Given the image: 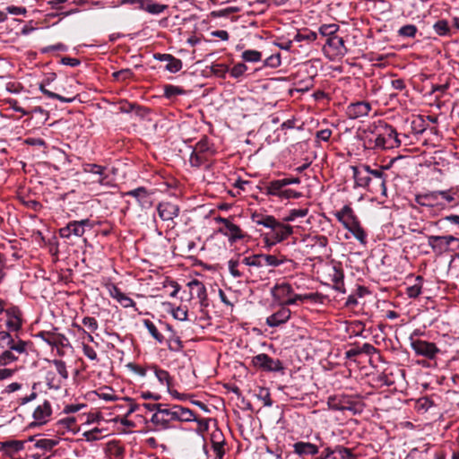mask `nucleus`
I'll return each instance as SVG.
<instances>
[{
	"label": "nucleus",
	"instance_id": "4be33fe9",
	"mask_svg": "<svg viewBox=\"0 0 459 459\" xmlns=\"http://www.w3.org/2000/svg\"><path fill=\"white\" fill-rule=\"evenodd\" d=\"M48 85L46 83H40L39 84V90L40 91L47 97L51 99H57L64 102H71L74 100V97H63L57 93H55L52 91V90H57L56 87L48 88Z\"/></svg>",
	"mask_w": 459,
	"mask_h": 459
},
{
	"label": "nucleus",
	"instance_id": "e433bc0d",
	"mask_svg": "<svg viewBox=\"0 0 459 459\" xmlns=\"http://www.w3.org/2000/svg\"><path fill=\"white\" fill-rule=\"evenodd\" d=\"M296 40H307V41H315L317 39V34L315 31L306 30L302 33H298L295 37Z\"/></svg>",
	"mask_w": 459,
	"mask_h": 459
},
{
	"label": "nucleus",
	"instance_id": "dca6fc26",
	"mask_svg": "<svg viewBox=\"0 0 459 459\" xmlns=\"http://www.w3.org/2000/svg\"><path fill=\"white\" fill-rule=\"evenodd\" d=\"M307 214V209L293 210L286 218H284V221H296L298 219H301L298 221L297 227L302 228L304 225H307L309 223L308 220L306 219Z\"/></svg>",
	"mask_w": 459,
	"mask_h": 459
},
{
	"label": "nucleus",
	"instance_id": "09e8293b",
	"mask_svg": "<svg viewBox=\"0 0 459 459\" xmlns=\"http://www.w3.org/2000/svg\"><path fill=\"white\" fill-rule=\"evenodd\" d=\"M212 71L216 75L224 76L225 74L229 71V69L224 65L217 64L212 66Z\"/></svg>",
	"mask_w": 459,
	"mask_h": 459
},
{
	"label": "nucleus",
	"instance_id": "72a5a7b5",
	"mask_svg": "<svg viewBox=\"0 0 459 459\" xmlns=\"http://www.w3.org/2000/svg\"><path fill=\"white\" fill-rule=\"evenodd\" d=\"M98 395L106 401H116L117 400V396L115 394L114 391L108 386H104L99 390Z\"/></svg>",
	"mask_w": 459,
	"mask_h": 459
},
{
	"label": "nucleus",
	"instance_id": "6e6552de",
	"mask_svg": "<svg viewBox=\"0 0 459 459\" xmlns=\"http://www.w3.org/2000/svg\"><path fill=\"white\" fill-rule=\"evenodd\" d=\"M159 214L160 217L163 221H171L173 220L177 215L178 212V205L175 204V202L171 200H167L162 202L159 207Z\"/></svg>",
	"mask_w": 459,
	"mask_h": 459
},
{
	"label": "nucleus",
	"instance_id": "338daca9",
	"mask_svg": "<svg viewBox=\"0 0 459 459\" xmlns=\"http://www.w3.org/2000/svg\"><path fill=\"white\" fill-rule=\"evenodd\" d=\"M392 87L395 90L402 91L404 89V81L402 79H395L392 81Z\"/></svg>",
	"mask_w": 459,
	"mask_h": 459
},
{
	"label": "nucleus",
	"instance_id": "49530a36",
	"mask_svg": "<svg viewBox=\"0 0 459 459\" xmlns=\"http://www.w3.org/2000/svg\"><path fill=\"white\" fill-rule=\"evenodd\" d=\"M145 325L148 328L151 334L160 342L162 341V336L160 334L155 325L150 321H145Z\"/></svg>",
	"mask_w": 459,
	"mask_h": 459
},
{
	"label": "nucleus",
	"instance_id": "412c9836",
	"mask_svg": "<svg viewBox=\"0 0 459 459\" xmlns=\"http://www.w3.org/2000/svg\"><path fill=\"white\" fill-rule=\"evenodd\" d=\"M292 183H299V178H293V179H281V180H275L270 183V185L267 187V193L269 195H276L277 191L281 189L283 186L292 184Z\"/></svg>",
	"mask_w": 459,
	"mask_h": 459
},
{
	"label": "nucleus",
	"instance_id": "0eeeda50",
	"mask_svg": "<svg viewBox=\"0 0 459 459\" xmlns=\"http://www.w3.org/2000/svg\"><path fill=\"white\" fill-rule=\"evenodd\" d=\"M51 406L48 402L39 403L33 411L34 421L31 424L41 425L47 422L51 415Z\"/></svg>",
	"mask_w": 459,
	"mask_h": 459
},
{
	"label": "nucleus",
	"instance_id": "4468645a",
	"mask_svg": "<svg viewBox=\"0 0 459 459\" xmlns=\"http://www.w3.org/2000/svg\"><path fill=\"white\" fill-rule=\"evenodd\" d=\"M406 124L410 126V131L412 134L423 133L428 125L424 117H411L410 119H406Z\"/></svg>",
	"mask_w": 459,
	"mask_h": 459
},
{
	"label": "nucleus",
	"instance_id": "4c0bfd02",
	"mask_svg": "<svg viewBox=\"0 0 459 459\" xmlns=\"http://www.w3.org/2000/svg\"><path fill=\"white\" fill-rule=\"evenodd\" d=\"M247 70V66L244 63L235 65L230 70V75L234 78H238L244 74Z\"/></svg>",
	"mask_w": 459,
	"mask_h": 459
},
{
	"label": "nucleus",
	"instance_id": "4d7b16f0",
	"mask_svg": "<svg viewBox=\"0 0 459 459\" xmlns=\"http://www.w3.org/2000/svg\"><path fill=\"white\" fill-rule=\"evenodd\" d=\"M215 435H212V446L214 448V451L216 452L217 455L219 457L222 456L223 451H222V442L221 441H215L214 440Z\"/></svg>",
	"mask_w": 459,
	"mask_h": 459
},
{
	"label": "nucleus",
	"instance_id": "1a4fd4ad",
	"mask_svg": "<svg viewBox=\"0 0 459 459\" xmlns=\"http://www.w3.org/2000/svg\"><path fill=\"white\" fill-rule=\"evenodd\" d=\"M83 171L87 174H91V184L102 185L107 176L104 174L105 168L97 164H86L83 167Z\"/></svg>",
	"mask_w": 459,
	"mask_h": 459
},
{
	"label": "nucleus",
	"instance_id": "774afa93",
	"mask_svg": "<svg viewBox=\"0 0 459 459\" xmlns=\"http://www.w3.org/2000/svg\"><path fill=\"white\" fill-rule=\"evenodd\" d=\"M173 315L178 320H185L186 318V311L179 307L174 311Z\"/></svg>",
	"mask_w": 459,
	"mask_h": 459
},
{
	"label": "nucleus",
	"instance_id": "f704fd0d",
	"mask_svg": "<svg viewBox=\"0 0 459 459\" xmlns=\"http://www.w3.org/2000/svg\"><path fill=\"white\" fill-rule=\"evenodd\" d=\"M112 76L117 81L124 82L128 79H131L134 76V73L131 69L126 68V69H121L119 71L114 72L112 74Z\"/></svg>",
	"mask_w": 459,
	"mask_h": 459
},
{
	"label": "nucleus",
	"instance_id": "bf43d9fd",
	"mask_svg": "<svg viewBox=\"0 0 459 459\" xmlns=\"http://www.w3.org/2000/svg\"><path fill=\"white\" fill-rule=\"evenodd\" d=\"M7 12L13 15L24 14L26 13V9L23 7L17 6H8L6 8Z\"/></svg>",
	"mask_w": 459,
	"mask_h": 459
},
{
	"label": "nucleus",
	"instance_id": "3c124183",
	"mask_svg": "<svg viewBox=\"0 0 459 459\" xmlns=\"http://www.w3.org/2000/svg\"><path fill=\"white\" fill-rule=\"evenodd\" d=\"M201 154L202 153L193 151L190 158V162L193 166H199L203 160L205 159L204 157L201 156Z\"/></svg>",
	"mask_w": 459,
	"mask_h": 459
},
{
	"label": "nucleus",
	"instance_id": "2eb2a0df",
	"mask_svg": "<svg viewBox=\"0 0 459 459\" xmlns=\"http://www.w3.org/2000/svg\"><path fill=\"white\" fill-rule=\"evenodd\" d=\"M188 437L193 439L195 442H196L199 445H202L204 441L203 436L198 432H186V431H178L175 435V438L177 442L180 444H187L188 443Z\"/></svg>",
	"mask_w": 459,
	"mask_h": 459
},
{
	"label": "nucleus",
	"instance_id": "8fccbe9b",
	"mask_svg": "<svg viewBox=\"0 0 459 459\" xmlns=\"http://www.w3.org/2000/svg\"><path fill=\"white\" fill-rule=\"evenodd\" d=\"M83 352L90 359H97V352L95 351L94 348L87 344H83Z\"/></svg>",
	"mask_w": 459,
	"mask_h": 459
},
{
	"label": "nucleus",
	"instance_id": "f257e3e1",
	"mask_svg": "<svg viewBox=\"0 0 459 459\" xmlns=\"http://www.w3.org/2000/svg\"><path fill=\"white\" fill-rule=\"evenodd\" d=\"M67 377L68 371L64 361L55 359L48 363V380L50 387H58L60 380Z\"/></svg>",
	"mask_w": 459,
	"mask_h": 459
},
{
	"label": "nucleus",
	"instance_id": "9b49d317",
	"mask_svg": "<svg viewBox=\"0 0 459 459\" xmlns=\"http://www.w3.org/2000/svg\"><path fill=\"white\" fill-rule=\"evenodd\" d=\"M336 217L348 230H353L356 228L358 222L350 207H343L341 212L336 213Z\"/></svg>",
	"mask_w": 459,
	"mask_h": 459
},
{
	"label": "nucleus",
	"instance_id": "69168bd1",
	"mask_svg": "<svg viewBox=\"0 0 459 459\" xmlns=\"http://www.w3.org/2000/svg\"><path fill=\"white\" fill-rule=\"evenodd\" d=\"M209 148H208V144L205 141H201L199 142L195 148L194 149L195 152H197L199 153H203L205 151H207Z\"/></svg>",
	"mask_w": 459,
	"mask_h": 459
},
{
	"label": "nucleus",
	"instance_id": "6ab92c4d",
	"mask_svg": "<svg viewBox=\"0 0 459 459\" xmlns=\"http://www.w3.org/2000/svg\"><path fill=\"white\" fill-rule=\"evenodd\" d=\"M370 109L368 102L359 101L349 105L347 115H368Z\"/></svg>",
	"mask_w": 459,
	"mask_h": 459
},
{
	"label": "nucleus",
	"instance_id": "ddd939ff",
	"mask_svg": "<svg viewBox=\"0 0 459 459\" xmlns=\"http://www.w3.org/2000/svg\"><path fill=\"white\" fill-rule=\"evenodd\" d=\"M412 347L418 354L424 355L429 358H433L437 352V349L433 343L422 341L413 342Z\"/></svg>",
	"mask_w": 459,
	"mask_h": 459
},
{
	"label": "nucleus",
	"instance_id": "c03bdc74",
	"mask_svg": "<svg viewBox=\"0 0 459 459\" xmlns=\"http://www.w3.org/2000/svg\"><path fill=\"white\" fill-rule=\"evenodd\" d=\"M351 169L353 171L354 179H355V181L357 182L358 185L363 186V185H366L368 183V178H362L360 176L361 171L357 167H352Z\"/></svg>",
	"mask_w": 459,
	"mask_h": 459
},
{
	"label": "nucleus",
	"instance_id": "bb28decb",
	"mask_svg": "<svg viewBox=\"0 0 459 459\" xmlns=\"http://www.w3.org/2000/svg\"><path fill=\"white\" fill-rule=\"evenodd\" d=\"M219 221L225 225V228L229 230L232 239L241 238L243 237L240 234V229L237 225L231 223L229 220L224 218H219Z\"/></svg>",
	"mask_w": 459,
	"mask_h": 459
},
{
	"label": "nucleus",
	"instance_id": "680f3d73",
	"mask_svg": "<svg viewBox=\"0 0 459 459\" xmlns=\"http://www.w3.org/2000/svg\"><path fill=\"white\" fill-rule=\"evenodd\" d=\"M331 134H332L331 130L324 129V130L317 132L316 137L320 140L327 141L330 138Z\"/></svg>",
	"mask_w": 459,
	"mask_h": 459
},
{
	"label": "nucleus",
	"instance_id": "0e129e2a",
	"mask_svg": "<svg viewBox=\"0 0 459 459\" xmlns=\"http://www.w3.org/2000/svg\"><path fill=\"white\" fill-rule=\"evenodd\" d=\"M14 371L12 368H0V380L11 377Z\"/></svg>",
	"mask_w": 459,
	"mask_h": 459
},
{
	"label": "nucleus",
	"instance_id": "37998d69",
	"mask_svg": "<svg viewBox=\"0 0 459 459\" xmlns=\"http://www.w3.org/2000/svg\"><path fill=\"white\" fill-rule=\"evenodd\" d=\"M126 195L134 196L138 199V201H140L141 199L148 198L147 192L143 187H140L134 191H130V192L126 193Z\"/></svg>",
	"mask_w": 459,
	"mask_h": 459
},
{
	"label": "nucleus",
	"instance_id": "f8f14e48",
	"mask_svg": "<svg viewBox=\"0 0 459 459\" xmlns=\"http://www.w3.org/2000/svg\"><path fill=\"white\" fill-rule=\"evenodd\" d=\"M290 310L282 306L276 313L267 317L266 322L270 326L275 327L285 323L290 318Z\"/></svg>",
	"mask_w": 459,
	"mask_h": 459
},
{
	"label": "nucleus",
	"instance_id": "7c9ffc66",
	"mask_svg": "<svg viewBox=\"0 0 459 459\" xmlns=\"http://www.w3.org/2000/svg\"><path fill=\"white\" fill-rule=\"evenodd\" d=\"M242 59L246 62H252V63H256V62H259L262 58V54L261 52L257 51V50H246L242 53V56H241Z\"/></svg>",
	"mask_w": 459,
	"mask_h": 459
},
{
	"label": "nucleus",
	"instance_id": "b1692460",
	"mask_svg": "<svg viewBox=\"0 0 459 459\" xmlns=\"http://www.w3.org/2000/svg\"><path fill=\"white\" fill-rule=\"evenodd\" d=\"M17 359L14 351L12 349L4 347L0 343V364L7 365L8 363Z\"/></svg>",
	"mask_w": 459,
	"mask_h": 459
},
{
	"label": "nucleus",
	"instance_id": "6e6d98bb",
	"mask_svg": "<svg viewBox=\"0 0 459 459\" xmlns=\"http://www.w3.org/2000/svg\"><path fill=\"white\" fill-rule=\"evenodd\" d=\"M82 324L90 330H96L98 327L96 320L92 317H85L82 320Z\"/></svg>",
	"mask_w": 459,
	"mask_h": 459
},
{
	"label": "nucleus",
	"instance_id": "79ce46f5",
	"mask_svg": "<svg viewBox=\"0 0 459 459\" xmlns=\"http://www.w3.org/2000/svg\"><path fill=\"white\" fill-rule=\"evenodd\" d=\"M238 9L237 7H229V8H226V9H223V10H220V11H213L211 13V16L212 17H222V16H227L232 13H235V12H238Z\"/></svg>",
	"mask_w": 459,
	"mask_h": 459
},
{
	"label": "nucleus",
	"instance_id": "423d86ee",
	"mask_svg": "<svg viewBox=\"0 0 459 459\" xmlns=\"http://www.w3.org/2000/svg\"><path fill=\"white\" fill-rule=\"evenodd\" d=\"M88 222V220L71 222L59 230L60 236L65 238H69L72 236L82 237L84 234V226Z\"/></svg>",
	"mask_w": 459,
	"mask_h": 459
},
{
	"label": "nucleus",
	"instance_id": "20e7f679",
	"mask_svg": "<svg viewBox=\"0 0 459 459\" xmlns=\"http://www.w3.org/2000/svg\"><path fill=\"white\" fill-rule=\"evenodd\" d=\"M191 300L199 306H206L207 294L204 285L197 280L188 283Z\"/></svg>",
	"mask_w": 459,
	"mask_h": 459
},
{
	"label": "nucleus",
	"instance_id": "f03ea898",
	"mask_svg": "<svg viewBox=\"0 0 459 459\" xmlns=\"http://www.w3.org/2000/svg\"><path fill=\"white\" fill-rule=\"evenodd\" d=\"M273 295L277 301L281 305H291L294 304L297 300H302L304 299H312L314 295L310 296H301V295H294L291 296V287L287 284H281L276 286L273 290Z\"/></svg>",
	"mask_w": 459,
	"mask_h": 459
},
{
	"label": "nucleus",
	"instance_id": "c9c22d12",
	"mask_svg": "<svg viewBox=\"0 0 459 459\" xmlns=\"http://www.w3.org/2000/svg\"><path fill=\"white\" fill-rule=\"evenodd\" d=\"M182 68V61L171 56V58L168 61L166 69L170 73H177Z\"/></svg>",
	"mask_w": 459,
	"mask_h": 459
},
{
	"label": "nucleus",
	"instance_id": "de8ad7c7",
	"mask_svg": "<svg viewBox=\"0 0 459 459\" xmlns=\"http://www.w3.org/2000/svg\"><path fill=\"white\" fill-rule=\"evenodd\" d=\"M333 452L335 453V455H338L340 459H352V454L351 450L347 448H338Z\"/></svg>",
	"mask_w": 459,
	"mask_h": 459
},
{
	"label": "nucleus",
	"instance_id": "13d9d810",
	"mask_svg": "<svg viewBox=\"0 0 459 459\" xmlns=\"http://www.w3.org/2000/svg\"><path fill=\"white\" fill-rule=\"evenodd\" d=\"M61 63L69 66H76L80 64V60L77 58H72L68 56H65L61 59Z\"/></svg>",
	"mask_w": 459,
	"mask_h": 459
},
{
	"label": "nucleus",
	"instance_id": "aec40b11",
	"mask_svg": "<svg viewBox=\"0 0 459 459\" xmlns=\"http://www.w3.org/2000/svg\"><path fill=\"white\" fill-rule=\"evenodd\" d=\"M417 203L421 206H435L440 204L438 202L437 193H429L426 195H418L416 197Z\"/></svg>",
	"mask_w": 459,
	"mask_h": 459
},
{
	"label": "nucleus",
	"instance_id": "c756f323",
	"mask_svg": "<svg viewBox=\"0 0 459 459\" xmlns=\"http://www.w3.org/2000/svg\"><path fill=\"white\" fill-rule=\"evenodd\" d=\"M276 239L281 241L292 233V228L289 225L279 223L277 229L274 230Z\"/></svg>",
	"mask_w": 459,
	"mask_h": 459
},
{
	"label": "nucleus",
	"instance_id": "9d476101",
	"mask_svg": "<svg viewBox=\"0 0 459 459\" xmlns=\"http://www.w3.org/2000/svg\"><path fill=\"white\" fill-rule=\"evenodd\" d=\"M6 327L10 331H17L22 325L21 314L18 309H7L4 313Z\"/></svg>",
	"mask_w": 459,
	"mask_h": 459
},
{
	"label": "nucleus",
	"instance_id": "e2e57ef3",
	"mask_svg": "<svg viewBox=\"0 0 459 459\" xmlns=\"http://www.w3.org/2000/svg\"><path fill=\"white\" fill-rule=\"evenodd\" d=\"M351 231L358 239L364 243L365 232L359 227L358 223L356 224V228Z\"/></svg>",
	"mask_w": 459,
	"mask_h": 459
},
{
	"label": "nucleus",
	"instance_id": "393cba45",
	"mask_svg": "<svg viewBox=\"0 0 459 459\" xmlns=\"http://www.w3.org/2000/svg\"><path fill=\"white\" fill-rule=\"evenodd\" d=\"M340 27L335 23L323 24L319 27V33L323 37H326L327 39H331L332 37L336 35V32L339 30Z\"/></svg>",
	"mask_w": 459,
	"mask_h": 459
},
{
	"label": "nucleus",
	"instance_id": "a211bd4d",
	"mask_svg": "<svg viewBox=\"0 0 459 459\" xmlns=\"http://www.w3.org/2000/svg\"><path fill=\"white\" fill-rule=\"evenodd\" d=\"M172 419L182 421L195 420L193 411L181 406L173 407Z\"/></svg>",
	"mask_w": 459,
	"mask_h": 459
},
{
	"label": "nucleus",
	"instance_id": "473e14b6",
	"mask_svg": "<svg viewBox=\"0 0 459 459\" xmlns=\"http://www.w3.org/2000/svg\"><path fill=\"white\" fill-rule=\"evenodd\" d=\"M4 448H8L12 452H17L23 448V442L13 440L0 443V449Z\"/></svg>",
	"mask_w": 459,
	"mask_h": 459
},
{
	"label": "nucleus",
	"instance_id": "a18cd8bd",
	"mask_svg": "<svg viewBox=\"0 0 459 459\" xmlns=\"http://www.w3.org/2000/svg\"><path fill=\"white\" fill-rule=\"evenodd\" d=\"M172 412H173V408L169 410V409H160V407H159L157 410V412L152 417V421H158V417L160 415H165L169 418V420H173Z\"/></svg>",
	"mask_w": 459,
	"mask_h": 459
},
{
	"label": "nucleus",
	"instance_id": "a878e982",
	"mask_svg": "<svg viewBox=\"0 0 459 459\" xmlns=\"http://www.w3.org/2000/svg\"><path fill=\"white\" fill-rule=\"evenodd\" d=\"M433 29L438 36H450L451 30L446 20H438L434 25Z\"/></svg>",
	"mask_w": 459,
	"mask_h": 459
},
{
	"label": "nucleus",
	"instance_id": "603ef678",
	"mask_svg": "<svg viewBox=\"0 0 459 459\" xmlns=\"http://www.w3.org/2000/svg\"><path fill=\"white\" fill-rule=\"evenodd\" d=\"M408 295L411 298H416L418 297L421 292V286L419 284H415L413 286H411L407 289Z\"/></svg>",
	"mask_w": 459,
	"mask_h": 459
},
{
	"label": "nucleus",
	"instance_id": "5fc2aeb1",
	"mask_svg": "<svg viewBox=\"0 0 459 459\" xmlns=\"http://www.w3.org/2000/svg\"><path fill=\"white\" fill-rule=\"evenodd\" d=\"M265 227L272 228L273 230L277 229L279 222H277L273 217H266L264 221L259 222Z\"/></svg>",
	"mask_w": 459,
	"mask_h": 459
},
{
	"label": "nucleus",
	"instance_id": "a19ab883",
	"mask_svg": "<svg viewBox=\"0 0 459 459\" xmlns=\"http://www.w3.org/2000/svg\"><path fill=\"white\" fill-rule=\"evenodd\" d=\"M27 343L23 341H18L15 342L13 340L12 341V344L8 345L7 348L12 349L14 352L22 354L26 351Z\"/></svg>",
	"mask_w": 459,
	"mask_h": 459
},
{
	"label": "nucleus",
	"instance_id": "39448f33",
	"mask_svg": "<svg viewBox=\"0 0 459 459\" xmlns=\"http://www.w3.org/2000/svg\"><path fill=\"white\" fill-rule=\"evenodd\" d=\"M253 364L259 368L268 371H277L282 369L281 363L279 360H273L266 354H259L254 357Z\"/></svg>",
	"mask_w": 459,
	"mask_h": 459
},
{
	"label": "nucleus",
	"instance_id": "864d4df0",
	"mask_svg": "<svg viewBox=\"0 0 459 459\" xmlns=\"http://www.w3.org/2000/svg\"><path fill=\"white\" fill-rule=\"evenodd\" d=\"M13 339L11 338L9 333L7 332H0V343L4 345V347H8V345L12 344Z\"/></svg>",
	"mask_w": 459,
	"mask_h": 459
},
{
	"label": "nucleus",
	"instance_id": "c85d7f7f",
	"mask_svg": "<svg viewBox=\"0 0 459 459\" xmlns=\"http://www.w3.org/2000/svg\"><path fill=\"white\" fill-rule=\"evenodd\" d=\"M142 111V107L127 101H123L119 105V112L121 113H134L138 115Z\"/></svg>",
	"mask_w": 459,
	"mask_h": 459
},
{
	"label": "nucleus",
	"instance_id": "58836bf2",
	"mask_svg": "<svg viewBox=\"0 0 459 459\" xmlns=\"http://www.w3.org/2000/svg\"><path fill=\"white\" fill-rule=\"evenodd\" d=\"M183 92H184V91L178 86L169 85V84L164 86V95L169 99L172 98L178 94H181Z\"/></svg>",
	"mask_w": 459,
	"mask_h": 459
},
{
	"label": "nucleus",
	"instance_id": "cd10ccee",
	"mask_svg": "<svg viewBox=\"0 0 459 459\" xmlns=\"http://www.w3.org/2000/svg\"><path fill=\"white\" fill-rule=\"evenodd\" d=\"M255 262H254L253 264H257L259 265L265 264L267 265L275 266L280 264V261L274 255H256L255 257Z\"/></svg>",
	"mask_w": 459,
	"mask_h": 459
},
{
	"label": "nucleus",
	"instance_id": "7ed1b4c3",
	"mask_svg": "<svg viewBox=\"0 0 459 459\" xmlns=\"http://www.w3.org/2000/svg\"><path fill=\"white\" fill-rule=\"evenodd\" d=\"M30 441H35L31 452V456L33 459L48 458V454L51 452L55 446L57 445V440L49 438H39L35 440L34 437H30Z\"/></svg>",
	"mask_w": 459,
	"mask_h": 459
},
{
	"label": "nucleus",
	"instance_id": "5701e85b",
	"mask_svg": "<svg viewBox=\"0 0 459 459\" xmlns=\"http://www.w3.org/2000/svg\"><path fill=\"white\" fill-rule=\"evenodd\" d=\"M294 448L299 455H316L318 452L316 446L311 443L299 442L294 445Z\"/></svg>",
	"mask_w": 459,
	"mask_h": 459
},
{
	"label": "nucleus",
	"instance_id": "052dcab7",
	"mask_svg": "<svg viewBox=\"0 0 459 459\" xmlns=\"http://www.w3.org/2000/svg\"><path fill=\"white\" fill-rule=\"evenodd\" d=\"M211 35L213 37H216V38H220L221 40L229 39L228 31L223 30L212 31Z\"/></svg>",
	"mask_w": 459,
	"mask_h": 459
},
{
	"label": "nucleus",
	"instance_id": "2f4dec72",
	"mask_svg": "<svg viewBox=\"0 0 459 459\" xmlns=\"http://www.w3.org/2000/svg\"><path fill=\"white\" fill-rule=\"evenodd\" d=\"M417 27L412 24H407L401 27L398 35L401 37L414 38L417 33Z\"/></svg>",
	"mask_w": 459,
	"mask_h": 459
},
{
	"label": "nucleus",
	"instance_id": "f3484780",
	"mask_svg": "<svg viewBox=\"0 0 459 459\" xmlns=\"http://www.w3.org/2000/svg\"><path fill=\"white\" fill-rule=\"evenodd\" d=\"M326 45L333 48L336 55L344 56L348 52L343 39L336 35L331 39H327Z\"/></svg>",
	"mask_w": 459,
	"mask_h": 459
},
{
	"label": "nucleus",
	"instance_id": "ea45409f",
	"mask_svg": "<svg viewBox=\"0 0 459 459\" xmlns=\"http://www.w3.org/2000/svg\"><path fill=\"white\" fill-rule=\"evenodd\" d=\"M166 8H167V6L165 4L152 3V4H147L144 9H145V11H147L150 13L159 14V13H162Z\"/></svg>",
	"mask_w": 459,
	"mask_h": 459
}]
</instances>
